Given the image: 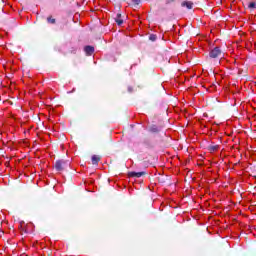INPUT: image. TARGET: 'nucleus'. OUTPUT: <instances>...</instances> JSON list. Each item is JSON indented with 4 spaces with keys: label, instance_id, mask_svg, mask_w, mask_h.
Returning a JSON list of instances; mask_svg holds the SVG:
<instances>
[{
    "label": "nucleus",
    "instance_id": "f257e3e1",
    "mask_svg": "<svg viewBox=\"0 0 256 256\" xmlns=\"http://www.w3.org/2000/svg\"><path fill=\"white\" fill-rule=\"evenodd\" d=\"M66 162L64 160H58L55 163L56 171H63L65 169Z\"/></svg>",
    "mask_w": 256,
    "mask_h": 256
},
{
    "label": "nucleus",
    "instance_id": "f03ea898",
    "mask_svg": "<svg viewBox=\"0 0 256 256\" xmlns=\"http://www.w3.org/2000/svg\"><path fill=\"white\" fill-rule=\"evenodd\" d=\"M221 55V49L219 47H215L211 52H210V57L212 59H217Z\"/></svg>",
    "mask_w": 256,
    "mask_h": 256
},
{
    "label": "nucleus",
    "instance_id": "7ed1b4c3",
    "mask_svg": "<svg viewBox=\"0 0 256 256\" xmlns=\"http://www.w3.org/2000/svg\"><path fill=\"white\" fill-rule=\"evenodd\" d=\"M84 51L87 55H93V53H95V48L93 46H86Z\"/></svg>",
    "mask_w": 256,
    "mask_h": 256
},
{
    "label": "nucleus",
    "instance_id": "20e7f679",
    "mask_svg": "<svg viewBox=\"0 0 256 256\" xmlns=\"http://www.w3.org/2000/svg\"><path fill=\"white\" fill-rule=\"evenodd\" d=\"M145 174V172H130L128 173V177H143V175Z\"/></svg>",
    "mask_w": 256,
    "mask_h": 256
},
{
    "label": "nucleus",
    "instance_id": "39448f33",
    "mask_svg": "<svg viewBox=\"0 0 256 256\" xmlns=\"http://www.w3.org/2000/svg\"><path fill=\"white\" fill-rule=\"evenodd\" d=\"M99 161H101V157H99L97 155L92 156V164L93 165H97V163H99Z\"/></svg>",
    "mask_w": 256,
    "mask_h": 256
},
{
    "label": "nucleus",
    "instance_id": "423d86ee",
    "mask_svg": "<svg viewBox=\"0 0 256 256\" xmlns=\"http://www.w3.org/2000/svg\"><path fill=\"white\" fill-rule=\"evenodd\" d=\"M183 7H187V9H193V3L192 2H184L182 3Z\"/></svg>",
    "mask_w": 256,
    "mask_h": 256
},
{
    "label": "nucleus",
    "instance_id": "0eeeda50",
    "mask_svg": "<svg viewBox=\"0 0 256 256\" xmlns=\"http://www.w3.org/2000/svg\"><path fill=\"white\" fill-rule=\"evenodd\" d=\"M115 21L117 25H121L123 23V19H121V14H117Z\"/></svg>",
    "mask_w": 256,
    "mask_h": 256
},
{
    "label": "nucleus",
    "instance_id": "6e6552de",
    "mask_svg": "<svg viewBox=\"0 0 256 256\" xmlns=\"http://www.w3.org/2000/svg\"><path fill=\"white\" fill-rule=\"evenodd\" d=\"M219 149V145H211L209 146V151L215 152Z\"/></svg>",
    "mask_w": 256,
    "mask_h": 256
},
{
    "label": "nucleus",
    "instance_id": "1a4fd4ad",
    "mask_svg": "<svg viewBox=\"0 0 256 256\" xmlns=\"http://www.w3.org/2000/svg\"><path fill=\"white\" fill-rule=\"evenodd\" d=\"M255 7H256V3L255 2H250L249 5H248L249 9H255Z\"/></svg>",
    "mask_w": 256,
    "mask_h": 256
},
{
    "label": "nucleus",
    "instance_id": "9d476101",
    "mask_svg": "<svg viewBox=\"0 0 256 256\" xmlns=\"http://www.w3.org/2000/svg\"><path fill=\"white\" fill-rule=\"evenodd\" d=\"M47 21H48V23L55 24V18L48 17Z\"/></svg>",
    "mask_w": 256,
    "mask_h": 256
},
{
    "label": "nucleus",
    "instance_id": "9b49d317",
    "mask_svg": "<svg viewBox=\"0 0 256 256\" xmlns=\"http://www.w3.org/2000/svg\"><path fill=\"white\" fill-rule=\"evenodd\" d=\"M150 131H152V133H157V131H159V129H157V127L153 126L150 128Z\"/></svg>",
    "mask_w": 256,
    "mask_h": 256
},
{
    "label": "nucleus",
    "instance_id": "f8f14e48",
    "mask_svg": "<svg viewBox=\"0 0 256 256\" xmlns=\"http://www.w3.org/2000/svg\"><path fill=\"white\" fill-rule=\"evenodd\" d=\"M25 222H20V229L21 231H25Z\"/></svg>",
    "mask_w": 256,
    "mask_h": 256
},
{
    "label": "nucleus",
    "instance_id": "ddd939ff",
    "mask_svg": "<svg viewBox=\"0 0 256 256\" xmlns=\"http://www.w3.org/2000/svg\"><path fill=\"white\" fill-rule=\"evenodd\" d=\"M155 39H156L155 35H151V36H150V40H151V41H155Z\"/></svg>",
    "mask_w": 256,
    "mask_h": 256
},
{
    "label": "nucleus",
    "instance_id": "4468645a",
    "mask_svg": "<svg viewBox=\"0 0 256 256\" xmlns=\"http://www.w3.org/2000/svg\"><path fill=\"white\" fill-rule=\"evenodd\" d=\"M133 3H135L136 5H139V0H132Z\"/></svg>",
    "mask_w": 256,
    "mask_h": 256
},
{
    "label": "nucleus",
    "instance_id": "2eb2a0df",
    "mask_svg": "<svg viewBox=\"0 0 256 256\" xmlns=\"http://www.w3.org/2000/svg\"><path fill=\"white\" fill-rule=\"evenodd\" d=\"M128 91H129L130 93H132V92H133V88H128Z\"/></svg>",
    "mask_w": 256,
    "mask_h": 256
},
{
    "label": "nucleus",
    "instance_id": "dca6fc26",
    "mask_svg": "<svg viewBox=\"0 0 256 256\" xmlns=\"http://www.w3.org/2000/svg\"><path fill=\"white\" fill-rule=\"evenodd\" d=\"M175 0H167V3H173Z\"/></svg>",
    "mask_w": 256,
    "mask_h": 256
}]
</instances>
